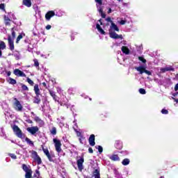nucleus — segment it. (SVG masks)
<instances>
[{
  "label": "nucleus",
  "mask_w": 178,
  "mask_h": 178,
  "mask_svg": "<svg viewBox=\"0 0 178 178\" xmlns=\"http://www.w3.org/2000/svg\"><path fill=\"white\" fill-rule=\"evenodd\" d=\"M16 38V32L15 31V28L11 29V35L8 36V43L9 49L12 51H15V42L13 41Z\"/></svg>",
  "instance_id": "nucleus-1"
},
{
  "label": "nucleus",
  "mask_w": 178,
  "mask_h": 178,
  "mask_svg": "<svg viewBox=\"0 0 178 178\" xmlns=\"http://www.w3.org/2000/svg\"><path fill=\"white\" fill-rule=\"evenodd\" d=\"M12 129L15 134V136H17V137H18V138H24V137H26V134H24L23 133V131H22V129H20V128L16 125V124H14L13 127H12Z\"/></svg>",
  "instance_id": "nucleus-2"
},
{
  "label": "nucleus",
  "mask_w": 178,
  "mask_h": 178,
  "mask_svg": "<svg viewBox=\"0 0 178 178\" xmlns=\"http://www.w3.org/2000/svg\"><path fill=\"white\" fill-rule=\"evenodd\" d=\"M13 108L17 112H22L23 111V106L17 98H14Z\"/></svg>",
  "instance_id": "nucleus-3"
},
{
  "label": "nucleus",
  "mask_w": 178,
  "mask_h": 178,
  "mask_svg": "<svg viewBox=\"0 0 178 178\" xmlns=\"http://www.w3.org/2000/svg\"><path fill=\"white\" fill-rule=\"evenodd\" d=\"M53 141L54 143V146H55L56 152H58V154H60V152H62V147H61L62 143L59 139H57V138H54Z\"/></svg>",
  "instance_id": "nucleus-4"
},
{
  "label": "nucleus",
  "mask_w": 178,
  "mask_h": 178,
  "mask_svg": "<svg viewBox=\"0 0 178 178\" xmlns=\"http://www.w3.org/2000/svg\"><path fill=\"white\" fill-rule=\"evenodd\" d=\"M135 69L136 70H137V72H140V74L145 73V74H147V76H152V72H151V71L145 70V67L144 66L136 67Z\"/></svg>",
  "instance_id": "nucleus-5"
},
{
  "label": "nucleus",
  "mask_w": 178,
  "mask_h": 178,
  "mask_svg": "<svg viewBox=\"0 0 178 178\" xmlns=\"http://www.w3.org/2000/svg\"><path fill=\"white\" fill-rule=\"evenodd\" d=\"M83 163H84V156H81L79 159L76 161L78 169L80 172H82L83 169H84V167L83 166Z\"/></svg>",
  "instance_id": "nucleus-6"
},
{
  "label": "nucleus",
  "mask_w": 178,
  "mask_h": 178,
  "mask_svg": "<svg viewBox=\"0 0 178 178\" xmlns=\"http://www.w3.org/2000/svg\"><path fill=\"white\" fill-rule=\"evenodd\" d=\"M32 155L34 156V157H33L34 161H35V162H37L38 165H41V163H42V160L41 159V157L39 156L38 153H37V152L33 151L32 152Z\"/></svg>",
  "instance_id": "nucleus-7"
},
{
  "label": "nucleus",
  "mask_w": 178,
  "mask_h": 178,
  "mask_svg": "<svg viewBox=\"0 0 178 178\" xmlns=\"http://www.w3.org/2000/svg\"><path fill=\"white\" fill-rule=\"evenodd\" d=\"M42 149L44 152V154L47 157V159L49 161V162H54V159H52V156H51V154L49 153V150H48V148H44L43 146H42Z\"/></svg>",
  "instance_id": "nucleus-8"
},
{
  "label": "nucleus",
  "mask_w": 178,
  "mask_h": 178,
  "mask_svg": "<svg viewBox=\"0 0 178 178\" xmlns=\"http://www.w3.org/2000/svg\"><path fill=\"white\" fill-rule=\"evenodd\" d=\"M109 35L111 38H113L114 40H123V35H118L115 32H111L109 33Z\"/></svg>",
  "instance_id": "nucleus-9"
},
{
  "label": "nucleus",
  "mask_w": 178,
  "mask_h": 178,
  "mask_svg": "<svg viewBox=\"0 0 178 178\" xmlns=\"http://www.w3.org/2000/svg\"><path fill=\"white\" fill-rule=\"evenodd\" d=\"M27 131H29V133H31V134H32V136H34V134H35V133H37L40 129H38V127H28L26 129Z\"/></svg>",
  "instance_id": "nucleus-10"
},
{
  "label": "nucleus",
  "mask_w": 178,
  "mask_h": 178,
  "mask_svg": "<svg viewBox=\"0 0 178 178\" xmlns=\"http://www.w3.org/2000/svg\"><path fill=\"white\" fill-rule=\"evenodd\" d=\"M13 74L17 77H26V74L19 69L14 70Z\"/></svg>",
  "instance_id": "nucleus-11"
},
{
  "label": "nucleus",
  "mask_w": 178,
  "mask_h": 178,
  "mask_svg": "<svg viewBox=\"0 0 178 178\" xmlns=\"http://www.w3.org/2000/svg\"><path fill=\"white\" fill-rule=\"evenodd\" d=\"M49 92L51 97H52L54 101H55V102H59V97L56 95V93L54 90H49Z\"/></svg>",
  "instance_id": "nucleus-12"
},
{
  "label": "nucleus",
  "mask_w": 178,
  "mask_h": 178,
  "mask_svg": "<svg viewBox=\"0 0 178 178\" xmlns=\"http://www.w3.org/2000/svg\"><path fill=\"white\" fill-rule=\"evenodd\" d=\"M161 73H166V72H175V68L172 66L162 67L160 69Z\"/></svg>",
  "instance_id": "nucleus-13"
},
{
  "label": "nucleus",
  "mask_w": 178,
  "mask_h": 178,
  "mask_svg": "<svg viewBox=\"0 0 178 178\" xmlns=\"http://www.w3.org/2000/svg\"><path fill=\"white\" fill-rule=\"evenodd\" d=\"M54 16H55V11L54 10H50L49 12H47L45 15V19L46 20H47L48 22H49V20H51V17H54Z\"/></svg>",
  "instance_id": "nucleus-14"
},
{
  "label": "nucleus",
  "mask_w": 178,
  "mask_h": 178,
  "mask_svg": "<svg viewBox=\"0 0 178 178\" xmlns=\"http://www.w3.org/2000/svg\"><path fill=\"white\" fill-rule=\"evenodd\" d=\"M88 143L91 147L95 145V135L91 134L88 138Z\"/></svg>",
  "instance_id": "nucleus-15"
},
{
  "label": "nucleus",
  "mask_w": 178,
  "mask_h": 178,
  "mask_svg": "<svg viewBox=\"0 0 178 178\" xmlns=\"http://www.w3.org/2000/svg\"><path fill=\"white\" fill-rule=\"evenodd\" d=\"M34 120L35 122H36V123H38L40 127H42V126L45 124V122H44V120H41V118H40V117L38 116H35L34 118Z\"/></svg>",
  "instance_id": "nucleus-16"
},
{
  "label": "nucleus",
  "mask_w": 178,
  "mask_h": 178,
  "mask_svg": "<svg viewBox=\"0 0 178 178\" xmlns=\"http://www.w3.org/2000/svg\"><path fill=\"white\" fill-rule=\"evenodd\" d=\"M42 95H35V97H34L33 99V104H37L38 105H40L41 104V97Z\"/></svg>",
  "instance_id": "nucleus-17"
},
{
  "label": "nucleus",
  "mask_w": 178,
  "mask_h": 178,
  "mask_svg": "<svg viewBox=\"0 0 178 178\" xmlns=\"http://www.w3.org/2000/svg\"><path fill=\"white\" fill-rule=\"evenodd\" d=\"M109 159L113 162H119V161H120V158L118 154H113L109 157Z\"/></svg>",
  "instance_id": "nucleus-18"
},
{
  "label": "nucleus",
  "mask_w": 178,
  "mask_h": 178,
  "mask_svg": "<svg viewBox=\"0 0 178 178\" xmlns=\"http://www.w3.org/2000/svg\"><path fill=\"white\" fill-rule=\"evenodd\" d=\"M115 147L117 149H122V148H123V143H122L120 140H116L115 143Z\"/></svg>",
  "instance_id": "nucleus-19"
},
{
  "label": "nucleus",
  "mask_w": 178,
  "mask_h": 178,
  "mask_svg": "<svg viewBox=\"0 0 178 178\" xmlns=\"http://www.w3.org/2000/svg\"><path fill=\"white\" fill-rule=\"evenodd\" d=\"M1 49H6V44L3 41H0V58L2 56V51Z\"/></svg>",
  "instance_id": "nucleus-20"
},
{
  "label": "nucleus",
  "mask_w": 178,
  "mask_h": 178,
  "mask_svg": "<svg viewBox=\"0 0 178 178\" xmlns=\"http://www.w3.org/2000/svg\"><path fill=\"white\" fill-rule=\"evenodd\" d=\"M33 91L35 92V95H41V91L40 90V87L38 84H35L33 88Z\"/></svg>",
  "instance_id": "nucleus-21"
},
{
  "label": "nucleus",
  "mask_w": 178,
  "mask_h": 178,
  "mask_svg": "<svg viewBox=\"0 0 178 178\" xmlns=\"http://www.w3.org/2000/svg\"><path fill=\"white\" fill-rule=\"evenodd\" d=\"M93 176L95 178H101V173L99 172V169L97 168L92 172Z\"/></svg>",
  "instance_id": "nucleus-22"
},
{
  "label": "nucleus",
  "mask_w": 178,
  "mask_h": 178,
  "mask_svg": "<svg viewBox=\"0 0 178 178\" xmlns=\"http://www.w3.org/2000/svg\"><path fill=\"white\" fill-rule=\"evenodd\" d=\"M22 5L26 6V8H31V0H23Z\"/></svg>",
  "instance_id": "nucleus-23"
},
{
  "label": "nucleus",
  "mask_w": 178,
  "mask_h": 178,
  "mask_svg": "<svg viewBox=\"0 0 178 178\" xmlns=\"http://www.w3.org/2000/svg\"><path fill=\"white\" fill-rule=\"evenodd\" d=\"M96 29H97L99 33H100V34H102L103 35H105V34H106L105 33V31H104V29H102V28L101 27V25H99V24H96Z\"/></svg>",
  "instance_id": "nucleus-24"
},
{
  "label": "nucleus",
  "mask_w": 178,
  "mask_h": 178,
  "mask_svg": "<svg viewBox=\"0 0 178 178\" xmlns=\"http://www.w3.org/2000/svg\"><path fill=\"white\" fill-rule=\"evenodd\" d=\"M121 50L123 52V54H125V55H129V54H130V50L126 46H123L122 47Z\"/></svg>",
  "instance_id": "nucleus-25"
},
{
  "label": "nucleus",
  "mask_w": 178,
  "mask_h": 178,
  "mask_svg": "<svg viewBox=\"0 0 178 178\" xmlns=\"http://www.w3.org/2000/svg\"><path fill=\"white\" fill-rule=\"evenodd\" d=\"M4 22H5V24L6 26H10V18L7 17L6 15H4L3 17Z\"/></svg>",
  "instance_id": "nucleus-26"
},
{
  "label": "nucleus",
  "mask_w": 178,
  "mask_h": 178,
  "mask_svg": "<svg viewBox=\"0 0 178 178\" xmlns=\"http://www.w3.org/2000/svg\"><path fill=\"white\" fill-rule=\"evenodd\" d=\"M110 29L112 30H115V31H120L119 27H118V25H116L115 23L112 22L111 26H110Z\"/></svg>",
  "instance_id": "nucleus-27"
},
{
  "label": "nucleus",
  "mask_w": 178,
  "mask_h": 178,
  "mask_svg": "<svg viewBox=\"0 0 178 178\" xmlns=\"http://www.w3.org/2000/svg\"><path fill=\"white\" fill-rule=\"evenodd\" d=\"M8 83H9V84H12L13 86H15V84H16L17 81H16V79L10 77L8 80Z\"/></svg>",
  "instance_id": "nucleus-28"
},
{
  "label": "nucleus",
  "mask_w": 178,
  "mask_h": 178,
  "mask_svg": "<svg viewBox=\"0 0 178 178\" xmlns=\"http://www.w3.org/2000/svg\"><path fill=\"white\" fill-rule=\"evenodd\" d=\"M25 178H31L33 175V171L30 170L29 171H26L25 172Z\"/></svg>",
  "instance_id": "nucleus-29"
},
{
  "label": "nucleus",
  "mask_w": 178,
  "mask_h": 178,
  "mask_svg": "<svg viewBox=\"0 0 178 178\" xmlns=\"http://www.w3.org/2000/svg\"><path fill=\"white\" fill-rule=\"evenodd\" d=\"M129 163H130V159H124L122 161V164L124 166H127V165H129Z\"/></svg>",
  "instance_id": "nucleus-30"
},
{
  "label": "nucleus",
  "mask_w": 178,
  "mask_h": 178,
  "mask_svg": "<svg viewBox=\"0 0 178 178\" xmlns=\"http://www.w3.org/2000/svg\"><path fill=\"white\" fill-rule=\"evenodd\" d=\"M23 35H24V36L26 35V34H25V33H21V34H19V35L17 36V39H16V44H19L20 40H22V38H23Z\"/></svg>",
  "instance_id": "nucleus-31"
},
{
  "label": "nucleus",
  "mask_w": 178,
  "mask_h": 178,
  "mask_svg": "<svg viewBox=\"0 0 178 178\" xmlns=\"http://www.w3.org/2000/svg\"><path fill=\"white\" fill-rule=\"evenodd\" d=\"M22 169L25 172L31 170V169L29 168L26 164H22Z\"/></svg>",
  "instance_id": "nucleus-32"
},
{
  "label": "nucleus",
  "mask_w": 178,
  "mask_h": 178,
  "mask_svg": "<svg viewBox=\"0 0 178 178\" xmlns=\"http://www.w3.org/2000/svg\"><path fill=\"white\" fill-rule=\"evenodd\" d=\"M25 141L27 143V144H29V145H32L33 147H34V142H33L31 140H30V138H25Z\"/></svg>",
  "instance_id": "nucleus-33"
},
{
  "label": "nucleus",
  "mask_w": 178,
  "mask_h": 178,
  "mask_svg": "<svg viewBox=\"0 0 178 178\" xmlns=\"http://www.w3.org/2000/svg\"><path fill=\"white\" fill-rule=\"evenodd\" d=\"M50 133L52 134V136H56V127H53L50 130Z\"/></svg>",
  "instance_id": "nucleus-34"
},
{
  "label": "nucleus",
  "mask_w": 178,
  "mask_h": 178,
  "mask_svg": "<svg viewBox=\"0 0 178 178\" xmlns=\"http://www.w3.org/2000/svg\"><path fill=\"white\" fill-rule=\"evenodd\" d=\"M33 62V66H35V67H40V63L38 62V60L37 58H34Z\"/></svg>",
  "instance_id": "nucleus-35"
},
{
  "label": "nucleus",
  "mask_w": 178,
  "mask_h": 178,
  "mask_svg": "<svg viewBox=\"0 0 178 178\" xmlns=\"http://www.w3.org/2000/svg\"><path fill=\"white\" fill-rule=\"evenodd\" d=\"M21 87H22V89L23 90V91H29V87H27V86H26L23 83H21Z\"/></svg>",
  "instance_id": "nucleus-36"
},
{
  "label": "nucleus",
  "mask_w": 178,
  "mask_h": 178,
  "mask_svg": "<svg viewBox=\"0 0 178 178\" xmlns=\"http://www.w3.org/2000/svg\"><path fill=\"white\" fill-rule=\"evenodd\" d=\"M26 81L29 83V84H30V86H34V81H33V80H31L30 78H27Z\"/></svg>",
  "instance_id": "nucleus-37"
},
{
  "label": "nucleus",
  "mask_w": 178,
  "mask_h": 178,
  "mask_svg": "<svg viewBox=\"0 0 178 178\" xmlns=\"http://www.w3.org/2000/svg\"><path fill=\"white\" fill-rule=\"evenodd\" d=\"M138 60H140V62H143V63H147V60L143 56H139Z\"/></svg>",
  "instance_id": "nucleus-38"
},
{
  "label": "nucleus",
  "mask_w": 178,
  "mask_h": 178,
  "mask_svg": "<svg viewBox=\"0 0 178 178\" xmlns=\"http://www.w3.org/2000/svg\"><path fill=\"white\" fill-rule=\"evenodd\" d=\"M98 149V152H99V154H102V152H104V148H102V146L99 145L97 147H96Z\"/></svg>",
  "instance_id": "nucleus-39"
},
{
  "label": "nucleus",
  "mask_w": 178,
  "mask_h": 178,
  "mask_svg": "<svg viewBox=\"0 0 178 178\" xmlns=\"http://www.w3.org/2000/svg\"><path fill=\"white\" fill-rule=\"evenodd\" d=\"M139 92H140V94H142L143 95H144L145 94H147V92L145 91V89H144V88H140Z\"/></svg>",
  "instance_id": "nucleus-40"
},
{
  "label": "nucleus",
  "mask_w": 178,
  "mask_h": 178,
  "mask_svg": "<svg viewBox=\"0 0 178 178\" xmlns=\"http://www.w3.org/2000/svg\"><path fill=\"white\" fill-rule=\"evenodd\" d=\"M33 177H37V178L40 177V171H38V170H35V173L33 175Z\"/></svg>",
  "instance_id": "nucleus-41"
},
{
  "label": "nucleus",
  "mask_w": 178,
  "mask_h": 178,
  "mask_svg": "<svg viewBox=\"0 0 178 178\" xmlns=\"http://www.w3.org/2000/svg\"><path fill=\"white\" fill-rule=\"evenodd\" d=\"M9 156H10L12 159H17V156H16L15 154H9Z\"/></svg>",
  "instance_id": "nucleus-42"
},
{
  "label": "nucleus",
  "mask_w": 178,
  "mask_h": 178,
  "mask_svg": "<svg viewBox=\"0 0 178 178\" xmlns=\"http://www.w3.org/2000/svg\"><path fill=\"white\" fill-rule=\"evenodd\" d=\"M161 113L163 115H168V113H169V111L168 110L165 109V108H163L161 110Z\"/></svg>",
  "instance_id": "nucleus-43"
},
{
  "label": "nucleus",
  "mask_w": 178,
  "mask_h": 178,
  "mask_svg": "<svg viewBox=\"0 0 178 178\" xmlns=\"http://www.w3.org/2000/svg\"><path fill=\"white\" fill-rule=\"evenodd\" d=\"M0 9L5 12V3H1L0 4Z\"/></svg>",
  "instance_id": "nucleus-44"
},
{
  "label": "nucleus",
  "mask_w": 178,
  "mask_h": 178,
  "mask_svg": "<svg viewBox=\"0 0 178 178\" xmlns=\"http://www.w3.org/2000/svg\"><path fill=\"white\" fill-rule=\"evenodd\" d=\"M106 22H108L109 23H111L112 24V23H113V21H112V19L111 18V17H108L106 19Z\"/></svg>",
  "instance_id": "nucleus-45"
},
{
  "label": "nucleus",
  "mask_w": 178,
  "mask_h": 178,
  "mask_svg": "<svg viewBox=\"0 0 178 178\" xmlns=\"http://www.w3.org/2000/svg\"><path fill=\"white\" fill-rule=\"evenodd\" d=\"M76 133V136L77 137H83V136H81V132L77 131V130H75Z\"/></svg>",
  "instance_id": "nucleus-46"
},
{
  "label": "nucleus",
  "mask_w": 178,
  "mask_h": 178,
  "mask_svg": "<svg viewBox=\"0 0 178 178\" xmlns=\"http://www.w3.org/2000/svg\"><path fill=\"white\" fill-rule=\"evenodd\" d=\"M83 140H84V137L83 136H81L79 138V141L81 144H83Z\"/></svg>",
  "instance_id": "nucleus-47"
},
{
  "label": "nucleus",
  "mask_w": 178,
  "mask_h": 178,
  "mask_svg": "<svg viewBox=\"0 0 178 178\" xmlns=\"http://www.w3.org/2000/svg\"><path fill=\"white\" fill-rule=\"evenodd\" d=\"M120 24H121L122 26H123L124 24H126V20L122 19V20L120 22Z\"/></svg>",
  "instance_id": "nucleus-48"
},
{
  "label": "nucleus",
  "mask_w": 178,
  "mask_h": 178,
  "mask_svg": "<svg viewBox=\"0 0 178 178\" xmlns=\"http://www.w3.org/2000/svg\"><path fill=\"white\" fill-rule=\"evenodd\" d=\"M88 152L90 154H94V150L91 147H89L88 148Z\"/></svg>",
  "instance_id": "nucleus-49"
},
{
  "label": "nucleus",
  "mask_w": 178,
  "mask_h": 178,
  "mask_svg": "<svg viewBox=\"0 0 178 178\" xmlns=\"http://www.w3.org/2000/svg\"><path fill=\"white\" fill-rule=\"evenodd\" d=\"M124 153V155H129V152L127 151H121L120 152V154H123Z\"/></svg>",
  "instance_id": "nucleus-50"
},
{
  "label": "nucleus",
  "mask_w": 178,
  "mask_h": 178,
  "mask_svg": "<svg viewBox=\"0 0 178 178\" xmlns=\"http://www.w3.org/2000/svg\"><path fill=\"white\" fill-rule=\"evenodd\" d=\"M101 17H102V19H105V17H106V14H105L104 13H102Z\"/></svg>",
  "instance_id": "nucleus-51"
},
{
  "label": "nucleus",
  "mask_w": 178,
  "mask_h": 178,
  "mask_svg": "<svg viewBox=\"0 0 178 178\" xmlns=\"http://www.w3.org/2000/svg\"><path fill=\"white\" fill-rule=\"evenodd\" d=\"M95 2L99 3V5H102V0H95Z\"/></svg>",
  "instance_id": "nucleus-52"
},
{
  "label": "nucleus",
  "mask_w": 178,
  "mask_h": 178,
  "mask_svg": "<svg viewBox=\"0 0 178 178\" xmlns=\"http://www.w3.org/2000/svg\"><path fill=\"white\" fill-rule=\"evenodd\" d=\"M98 22L100 23V26H105V24H104L102 22V19H99Z\"/></svg>",
  "instance_id": "nucleus-53"
},
{
  "label": "nucleus",
  "mask_w": 178,
  "mask_h": 178,
  "mask_svg": "<svg viewBox=\"0 0 178 178\" xmlns=\"http://www.w3.org/2000/svg\"><path fill=\"white\" fill-rule=\"evenodd\" d=\"M51 29H52V26L51 25H47L46 26V30H51Z\"/></svg>",
  "instance_id": "nucleus-54"
},
{
  "label": "nucleus",
  "mask_w": 178,
  "mask_h": 178,
  "mask_svg": "<svg viewBox=\"0 0 178 178\" xmlns=\"http://www.w3.org/2000/svg\"><path fill=\"white\" fill-rule=\"evenodd\" d=\"M172 99L175 101V102H176L177 104H178V99H176L175 97H172Z\"/></svg>",
  "instance_id": "nucleus-55"
},
{
  "label": "nucleus",
  "mask_w": 178,
  "mask_h": 178,
  "mask_svg": "<svg viewBox=\"0 0 178 178\" xmlns=\"http://www.w3.org/2000/svg\"><path fill=\"white\" fill-rule=\"evenodd\" d=\"M104 13V10H102V8H100L99 10V13H100V15L102 14V13Z\"/></svg>",
  "instance_id": "nucleus-56"
},
{
  "label": "nucleus",
  "mask_w": 178,
  "mask_h": 178,
  "mask_svg": "<svg viewBox=\"0 0 178 178\" xmlns=\"http://www.w3.org/2000/svg\"><path fill=\"white\" fill-rule=\"evenodd\" d=\"M42 84L43 87H44L45 88H47V83L43 82Z\"/></svg>",
  "instance_id": "nucleus-57"
},
{
  "label": "nucleus",
  "mask_w": 178,
  "mask_h": 178,
  "mask_svg": "<svg viewBox=\"0 0 178 178\" xmlns=\"http://www.w3.org/2000/svg\"><path fill=\"white\" fill-rule=\"evenodd\" d=\"M108 13H112V8H109L108 10Z\"/></svg>",
  "instance_id": "nucleus-58"
},
{
  "label": "nucleus",
  "mask_w": 178,
  "mask_h": 178,
  "mask_svg": "<svg viewBox=\"0 0 178 178\" xmlns=\"http://www.w3.org/2000/svg\"><path fill=\"white\" fill-rule=\"evenodd\" d=\"M12 74V72L10 71H8L7 72V76H10Z\"/></svg>",
  "instance_id": "nucleus-59"
},
{
  "label": "nucleus",
  "mask_w": 178,
  "mask_h": 178,
  "mask_svg": "<svg viewBox=\"0 0 178 178\" xmlns=\"http://www.w3.org/2000/svg\"><path fill=\"white\" fill-rule=\"evenodd\" d=\"M27 122L31 124L33 123V120H29L27 121Z\"/></svg>",
  "instance_id": "nucleus-60"
},
{
  "label": "nucleus",
  "mask_w": 178,
  "mask_h": 178,
  "mask_svg": "<svg viewBox=\"0 0 178 178\" xmlns=\"http://www.w3.org/2000/svg\"><path fill=\"white\" fill-rule=\"evenodd\" d=\"M177 94H178V92H177L175 93H173L172 95H173V97H177Z\"/></svg>",
  "instance_id": "nucleus-61"
},
{
  "label": "nucleus",
  "mask_w": 178,
  "mask_h": 178,
  "mask_svg": "<svg viewBox=\"0 0 178 178\" xmlns=\"http://www.w3.org/2000/svg\"><path fill=\"white\" fill-rule=\"evenodd\" d=\"M73 40H74V38H73V36H71V40L73 41Z\"/></svg>",
  "instance_id": "nucleus-62"
},
{
  "label": "nucleus",
  "mask_w": 178,
  "mask_h": 178,
  "mask_svg": "<svg viewBox=\"0 0 178 178\" xmlns=\"http://www.w3.org/2000/svg\"><path fill=\"white\" fill-rule=\"evenodd\" d=\"M106 26H109V23H106Z\"/></svg>",
  "instance_id": "nucleus-63"
},
{
  "label": "nucleus",
  "mask_w": 178,
  "mask_h": 178,
  "mask_svg": "<svg viewBox=\"0 0 178 178\" xmlns=\"http://www.w3.org/2000/svg\"><path fill=\"white\" fill-rule=\"evenodd\" d=\"M160 178H163V176L160 177Z\"/></svg>",
  "instance_id": "nucleus-64"
}]
</instances>
